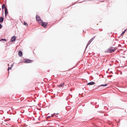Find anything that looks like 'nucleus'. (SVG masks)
<instances>
[{
    "mask_svg": "<svg viewBox=\"0 0 127 127\" xmlns=\"http://www.w3.org/2000/svg\"><path fill=\"white\" fill-rule=\"evenodd\" d=\"M108 85L107 84H106L104 85H100V87L106 86Z\"/></svg>",
    "mask_w": 127,
    "mask_h": 127,
    "instance_id": "nucleus-13",
    "label": "nucleus"
},
{
    "mask_svg": "<svg viewBox=\"0 0 127 127\" xmlns=\"http://www.w3.org/2000/svg\"><path fill=\"white\" fill-rule=\"evenodd\" d=\"M8 13V12L7 11V8H5V16H6L7 15Z\"/></svg>",
    "mask_w": 127,
    "mask_h": 127,
    "instance_id": "nucleus-9",
    "label": "nucleus"
},
{
    "mask_svg": "<svg viewBox=\"0 0 127 127\" xmlns=\"http://www.w3.org/2000/svg\"><path fill=\"white\" fill-rule=\"evenodd\" d=\"M95 83V82H90L89 83H87V85H92L94 84Z\"/></svg>",
    "mask_w": 127,
    "mask_h": 127,
    "instance_id": "nucleus-7",
    "label": "nucleus"
},
{
    "mask_svg": "<svg viewBox=\"0 0 127 127\" xmlns=\"http://www.w3.org/2000/svg\"><path fill=\"white\" fill-rule=\"evenodd\" d=\"M24 24L26 26H28V25L27 23H26L25 22H24Z\"/></svg>",
    "mask_w": 127,
    "mask_h": 127,
    "instance_id": "nucleus-15",
    "label": "nucleus"
},
{
    "mask_svg": "<svg viewBox=\"0 0 127 127\" xmlns=\"http://www.w3.org/2000/svg\"><path fill=\"white\" fill-rule=\"evenodd\" d=\"M11 69V67H9L8 68V70H10Z\"/></svg>",
    "mask_w": 127,
    "mask_h": 127,
    "instance_id": "nucleus-19",
    "label": "nucleus"
},
{
    "mask_svg": "<svg viewBox=\"0 0 127 127\" xmlns=\"http://www.w3.org/2000/svg\"><path fill=\"white\" fill-rule=\"evenodd\" d=\"M16 37L15 36H13L11 38V40L12 42L16 40Z\"/></svg>",
    "mask_w": 127,
    "mask_h": 127,
    "instance_id": "nucleus-5",
    "label": "nucleus"
},
{
    "mask_svg": "<svg viewBox=\"0 0 127 127\" xmlns=\"http://www.w3.org/2000/svg\"><path fill=\"white\" fill-rule=\"evenodd\" d=\"M28 106V105H27L26 106Z\"/></svg>",
    "mask_w": 127,
    "mask_h": 127,
    "instance_id": "nucleus-22",
    "label": "nucleus"
},
{
    "mask_svg": "<svg viewBox=\"0 0 127 127\" xmlns=\"http://www.w3.org/2000/svg\"><path fill=\"white\" fill-rule=\"evenodd\" d=\"M53 116H54V115H51V116H48L47 117V118H50V117H51V116L52 117H53Z\"/></svg>",
    "mask_w": 127,
    "mask_h": 127,
    "instance_id": "nucleus-17",
    "label": "nucleus"
},
{
    "mask_svg": "<svg viewBox=\"0 0 127 127\" xmlns=\"http://www.w3.org/2000/svg\"><path fill=\"white\" fill-rule=\"evenodd\" d=\"M48 23L43 22V21L40 23L39 24L42 26L44 28H46L47 25Z\"/></svg>",
    "mask_w": 127,
    "mask_h": 127,
    "instance_id": "nucleus-3",
    "label": "nucleus"
},
{
    "mask_svg": "<svg viewBox=\"0 0 127 127\" xmlns=\"http://www.w3.org/2000/svg\"><path fill=\"white\" fill-rule=\"evenodd\" d=\"M64 83L63 82L61 84H60L58 85L57 87H63V86L64 85Z\"/></svg>",
    "mask_w": 127,
    "mask_h": 127,
    "instance_id": "nucleus-6",
    "label": "nucleus"
},
{
    "mask_svg": "<svg viewBox=\"0 0 127 127\" xmlns=\"http://www.w3.org/2000/svg\"><path fill=\"white\" fill-rule=\"evenodd\" d=\"M32 61L28 59L25 60V63H31L32 62Z\"/></svg>",
    "mask_w": 127,
    "mask_h": 127,
    "instance_id": "nucleus-4",
    "label": "nucleus"
},
{
    "mask_svg": "<svg viewBox=\"0 0 127 127\" xmlns=\"http://www.w3.org/2000/svg\"><path fill=\"white\" fill-rule=\"evenodd\" d=\"M3 18L2 17H0V22L1 23L3 21Z\"/></svg>",
    "mask_w": 127,
    "mask_h": 127,
    "instance_id": "nucleus-11",
    "label": "nucleus"
},
{
    "mask_svg": "<svg viewBox=\"0 0 127 127\" xmlns=\"http://www.w3.org/2000/svg\"><path fill=\"white\" fill-rule=\"evenodd\" d=\"M18 55L20 57H22V52L21 51H20L19 52Z\"/></svg>",
    "mask_w": 127,
    "mask_h": 127,
    "instance_id": "nucleus-8",
    "label": "nucleus"
},
{
    "mask_svg": "<svg viewBox=\"0 0 127 127\" xmlns=\"http://www.w3.org/2000/svg\"><path fill=\"white\" fill-rule=\"evenodd\" d=\"M2 9H3L4 8H5H5H7L5 6V5L4 4H3L2 6Z\"/></svg>",
    "mask_w": 127,
    "mask_h": 127,
    "instance_id": "nucleus-12",
    "label": "nucleus"
},
{
    "mask_svg": "<svg viewBox=\"0 0 127 127\" xmlns=\"http://www.w3.org/2000/svg\"><path fill=\"white\" fill-rule=\"evenodd\" d=\"M93 38H92V39H91L88 42V43L87 44V45H89L91 43V42L93 40Z\"/></svg>",
    "mask_w": 127,
    "mask_h": 127,
    "instance_id": "nucleus-10",
    "label": "nucleus"
},
{
    "mask_svg": "<svg viewBox=\"0 0 127 127\" xmlns=\"http://www.w3.org/2000/svg\"><path fill=\"white\" fill-rule=\"evenodd\" d=\"M2 27V26L1 25V24H0V29H1Z\"/></svg>",
    "mask_w": 127,
    "mask_h": 127,
    "instance_id": "nucleus-18",
    "label": "nucleus"
},
{
    "mask_svg": "<svg viewBox=\"0 0 127 127\" xmlns=\"http://www.w3.org/2000/svg\"><path fill=\"white\" fill-rule=\"evenodd\" d=\"M127 30V29H126L123 32L122 34H121V35H123V34L125 32H126V30Z\"/></svg>",
    "mask_w": 127,
    "mask_h": 127,
    "instance_id": "nucleus-14",
    "label": "nucleus"
},
{
    "mask_svg": "<svg viewBox=\"0 0 127 127\" xmlns=\"http://www.w3.org/2000/svg\"><path fill=\"white\" fill-rule=\"evenodd\" d=\"M56 114L58 115L59 114V113H57Z\"/></svg>",
    "mask_w": 127,
    "mask_h": 127,
    "instance_id": "nucleus-21",
    "label": "nucleus"
},
{
    "mask_svg": "<svg viewBox=\"0 0 127 127\" xmlns=\"http://www.w3.org/2000/svg\"><path fill=\"white\" fill-rule=\"evenodd\" d=\"M116 47H111L109 48L106 51V52L112 53L114 51L117 49Z\"/></svg>",
    "mask_w": 127,
    "mask_h": 127,
    "instance_id": "nucleus-1",
    "label": "nucleus"
},
{
    "mask_svg": "<svg viewBox=\"0 0 127 127\" xmlns=\"http://www.w3.org/2000/svg\"><path fill=\"white\" fill-rule=\"evenodd\" d=\"M109 6V3H108L107 6Z\"/></svg>",
    "mask_w": 127,
    "mask_h": 127,
    "instance_id": "nucleus-20",
    "label": "nucleus"
},
{
    "mask_svg": "<svg viewBox=\"0 0 127 127\" xmlns=\"http://www.w3.org/2000/svg\"><path fill=\"white\" fill-rule=\"evenodd\" d=\"M36 21L38 22V23L39 24L42 21L40 19V17L38 15H36Z\"/></svg>",
    "mask_w": 127,
    "mask_h": 127,
    "instance_id": "nucleus-2",
    "label": "nucleus"
},
{
    "mask_svg": "<svg viewBox=\"0 0 127 127\" xmlns=\"http://www.w3.org/2000/svg\"><path fill=\"white\" fill-rule=\"evenodd\" d=\"M6 41V39H1V40H0V41Z\"/></svg>",
    "mask_w": 127,
    "mask_h": 127,
    "instance_id": "nucleus-16",
    "label": "nucleus"
}]
</instances>
